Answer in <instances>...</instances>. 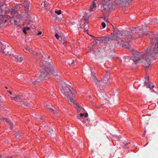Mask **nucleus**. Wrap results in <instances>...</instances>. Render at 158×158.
<instances>
[{
	"instance_id": "obj_1",
	"label": "nucleus",
	"mask_w": 158,
	"mask_h": 158,
	"mask_svg": "<svg viewBox=\"0 0 158 158\" xmlns=\"http://www.w3.org/2000/svg\"><path fill=\"white\" fill-rule=\"evenodd\" d=\"M131 59L135 64L144 62L146 69L151 67V61L158 59V36L151 40L150 43L144 54L132 50Z\"/></svg>"
},
{
	"instance_id": "obj_2",
	"label": "nucleus",
	"mask_w": 158,
	"mask_h": 158,
	"mask_svg": "<svg viewBox=\"0 0 158 158\" xmlns=\"http://www.w3.org/2000/svg\"><path fill=\"white\" fill-rule=\"evenodd\" d=\"M143 29V27L140 28L139 27L133 28L130 32L127 31L123 32H120L118 29L114 30V38L118 40H122V41L124 45H127L131 42L133 39H137L133 37V35L136 33V31H139V29Z\"/></svg>"
},
{
	"instance_id": "obj_3",
	"label": "nucleus",
	"mask_w": 158,
	"mask_h": 158,
	"mask_svg": "<svg viewBox=\"0 0 158 158\" xmlns=\"http://www.w3.org/2000/svg\"><path fill=\"white\" fill-rule=\"evenodd\" d=\"M91 74L94 82L97 85L98 90L99 92L98 94L101 97H104L105 92L103 89L105 86L108 85L111 80L110 74L108 73H106L101 81H98L97 80L96 76L93 74L92 71Z\"/></svg>"
},
{
	"instance_id": "obj_4",
	"label": "nucleus",
	"mask_w": 158,
	"mask_h": 158,
	"mask_svg": "<svg viewBox=\"0 0 158 158\" xmlns=\"http://www.w3.org/2000/svg\"><path fill=\"white\" fill-rule=\"evenodd\" d=\"M61 91L64 95L65 98L68 99L70 104H75L76 101L74 99L75 96L72 87L69 85H66L65 86L62 87Z\"/></svg>"
},
{
	"instance_id": "obj_5",
	"label": "nucleus",
	"mask_w": 158,
	"mask_h": 158,
	"mask_svg": "<svg viewBox=\"0 0 158 158\" xmlns=\"http://www.w3.org/2000/svg\"><path fill=\"white\" fill-rule=\"evenodd\" d=\"M40 73L39 77L36 80V81H31V82L34 85L35 84V82H40L43 81L48 73H49V69L47 65H44L40 68Z\"/></svg>"
},
{
	"instance_id": "obj_6",
	"label": "nucleus",
	"mask_w": 158,
	"mask_h": 158,
	"mask_svg": "<svg viewBox=\"0 0 158 158\" xmlns=\"http://www.w3.org/2000/svg\"><path fill=\"white\" fill-rule=\"evenodd\" d=\"M114 0H103L102 4L103 7V10H106L109 11L113 6V2Z\"/></svg>"
},
{
	"instance_id": "obj_7",
	"label": "nucleus",
	"mask_w": 158,
	"mask_h": 158,
	"mask_svg": "<svg viewBox=\"0 0 158 158\" xmlns=\"http://www.w3.org/2000/svg\"><path fill=\"white\" fill-rule=\"evenodd\" d=\"M86 13L84 14V16H83V18L81 20V23H84V25L83 26V27L84 29L87 30L89 28V25L88 24V20H89V16H86V15H85Z\"/></svg>"
},
{
	"instance_id": "obj_8",
	"label": "nucleus",
	"mask_w": 158,
	"mask_h": 158,
	"mask_svg": "<svg viewBox=\"0 0 158 158\" xmlns=\"http://www.w3.org/2000/svg\"><path fill=\"white\" fill-rule=\"evenodd\" d=\"M15 97L10 96V98L11 100H15L17 102H21L23 100L25 99L26 97L23 94L15 95Z\"/></svg>"
},
{
	"instance_id": "obj_9",
	"label": "nucleus",
	"mask_w": 158,
	"mask_h": 158,
	"mask_svg": "<svg viewBox=\"0 0 158 158\" xmlns=\"http://www.w3.org/2000/svg\"><path fill=\"white\" fill-rule=\"evenodd\" d=\"M48 64L49 66L48 69H49V72L50 71H51V73L53 76H58V74L57 71V70L53 67V65L50 63H49Z\"/></svg>"
},
{
	"instance_id": "obj_10",
	"label": "nucleus",
	"mask_w": 158,
	"mask_h": 158,
	"mask_svg": "<svg viewBox=\"0 0 158 158\" xmlns=\"http://www.w3.org/2000/svg\"><path fill=\"white\" fill-rule=\"evenodd\" d=\"M15 18H16L17 19L19 20L22 19V17L21 16L20 14L17 12H16L14 13L13 19H15Z\"/></svg>"
},
{
	"instance_id": "obj_11",
	"label": "nucleus",
	"mask_w": 158,
	"mask_h": 158,
	"mask_svg": "<svg viewBox=\"0 0 158 158\" xmlns=\"http://www.w3.org/2000/svg\"><path fill=\"white\" fill-rule=\"evenodd\" d=\"M76 108L77 109V113L78 114H79L80 112H83V111L85 110V109H84V108H82L80 106H79L77 105H76Z\"/></svg>"
},
{
	"instance_id": "obj_12",
	"label": "nucleus",
	"mask_w": 158,
	"mask_h": 158,
	"mask_svg": "<svg viewBox=\"0 0 158 158\" xmlns=\"http://www.w3.org/2000/svg\"><path fill=\"white\" fill-rule=\"evenodd\" d=\"M29 1H27L24 3V10L25 11H27L28 10L29 8Z\"/></svg>"
},
{
	"instance_id": "obj_13",
	"label": "nucleus",
	"mask_w": 158,
	"mask_h": 158,
	"mask_svg": "<svg viewBox=\"0 0 158 158\" xmlns=\"http://www.w3.org/2000/svg\"><path fill=\"white\" fill-rule=\"evenodd\" d=\"M14 57L15 58V60L17 61H19L21 62L23 60V57H20L19 58L18 56L17 55H15V56H13L12 58L13 59Z\"/></svg>"
},
{
	"instance_id": "obj_14",
	"label": "nucleus",
	"mask_w": 158,
	"mask_h": 158,
	"mask_svg": "<svg viewBox=\"0 0 158 158\" xmlns=\"http://www.w3.org/2000/svg\"><path fill=\"white\" fill-rule=\"evenodd\" d=\"M95 0H93L92 4L91 5L90 7V12L93 11V9L96 8V4L95 3Z\"/></svg>"
},
{
	"instance_id": "obj_15",
	"label": "nucleus",
	"mask_w": 158,
	"mask_h": 158,
	"mask_svg": "<svg viewBox=\"0 0 158 158\" xmlns=\"http://www.w3.org/2000/svg\"><path fill=\"white\" fill-rule=\"evenodd\" d=\"M10 51L11 49L9 47V46L7 44L6 48H5L4 50V53H3L6 54V55H8L10 53L9 51Z\"/></svg>"
},
{
	"instance_id": "obj_16",
	"label": "nucleus",
	"mask_w": 158,
	"mask_h": 158,
	"mask_svg": "<svg viewBox=\"0 0 158 158\" xmlns=\"http://www.w3.org/2000/svg\"><path fill=\"white\" fill-rule=\"evenodd\" d=\"M20 104L24 108L29 107L30 106L29 103L23 101L21 102Z\"/></svg>"
},
{
	"instance_id": "obj_17",
	"label": "nucleus",
	"mask_w": 158,
	"mask_h": 158,
	"mask_svg": "<svg viewBox=\"0 0 158 158\" xmlns=\"http://www.w3.org/2000/svg\"><path fill=\"white\" fill-rule=\"evenodd\" d=\"M144 84L147 87H148L150 89H152L154 87V85H152L151 87L150 83L149 82L148 80L147 81H145L144 82Z\"/></svg>"
},
{
	"instance_id": "obj_18",
	"label": "nucleus",
	"mask_w": 158,
	"mask_h": 158,
	"mask_svg": "<svg viewBox=\"0 0 158 158\" xmlns=\"http://www.w3.org/2000/svg\"><path fill=\"white\" fill-rule=\"evenodd\" d=\"M25 50L27 51L31 52V54H33V53L34 52V51L33 50H31L30 48L28 46H25L24 47Z\"/></svg>"
},
{
	"instance_id": "obj_19",
	"label": "nucleus",
	"mask_w": 158,
	"mask_h": 158,
	"mask_svg": "<svg viewBox=\"0 0 158 158\" xmlns=\"http://www.w3.org/2000/svg\"><path fill=\"white\" fill-rule=\"evenodd\" d=\"M14 137L15 138H19L21 136V134L19 132L16 133L14 134Z\"/></svg>"
},
{
	"instance_id": "obj_20",
	"label": "nucleus",
	"mask_w": 158,
	"mask_h": 158,
	"mask_svg": "<svg viewBox=\"0 0 158 158\" xmlns=\"http://www.w3.org/2000/svg\"><path fill=\"white\" fill-rule=\"evenodd\" d=\"M7 44H3V47H2V51H0V52H2V53H4V50H5V48H6V45Z\"/></svg>"
},
{
	"instance_id": "obj_21",
	"label": "nucleus",
	"mask_w": 158,
	"mask_h": 158,
	"mask_svg": "<svg viewBox=\"0 0 158 158\" xmlns=\"http://www.w3.org/2000/svg\"><path fill=\"white\" fill-rule=\"evenodd\" d=\"M109 38L108 37H103L102 38L101 40L104 42H106V41L108 40Z\"/></svg>"
},
{
	"instance_id": "obj_22",
	"label": "nucleus",
	"mask_w": 158,
	"mask_h": 158,
	"mask_svg": "<svg viewBox=\"0 0 158 158\" xmlns=\"http://www.w3.org/2000/svg\"><path fill=\"white\" fill-rule=\"evenodd\" d=\"M49 109L55 114H56L59 112V111L58 110H53V109H52L51 108H49Z\"/></svg>"
},
{
	"instance_id": "obj_23",
	"label": "nucleus",
	"mask_w": 158,
	"mask_h": 158,
	"mask_svg": "<svg viewBox=\"0 0 158 158\" xmlns=\"http://www.w3.org/2000/svg\"><path fill=\"white\" fill-rule=\"evenodd\" d=\"M148 33L147 32H145L144 33H142V34H140L138 37V38H140L141 36H146L148 35Z\"/></svg>"
},
{
	"instance_id": "obj_24",
	"label": "nucleus",
	"mask_w": 158,
	"mask_h": 158,
	"mask_svg": "<svg viewBox=\"0 0 158 158\" xmlns=\"http://www.w3.org/2000/svg\"><path fill=\"white\" fill-rule=\"evenodd\" d=\"M106 101H107V102H106V103H109V102H110V105L112 104L113 103V102H112L113 100L112 99L109 98V100H107Z\"/></svg>"
},
{
	"instance_id": "obj_25",
	"label": "nucleus",
	"mask_w": 158,
	"mask_h": 158,
	"mask_svg": "<svg viewBox=\"0 0 158 158\" xmlns=\"http://www.w3.org/2000/svg\"><path fill=\"white\" fill-rule=\"evenodd\" d=\"M48 5V4L45 2H44L41 3L42 6H44V7H47Z\"/></svg>"
},
{
	"instance_id": "obj_26",
	"label": "nucleus",
	"mask_w": 158,
	"mask_h": 158,
	"mask_svg": "<svg viewBox=\"0 0 158 158\" xmlns=\"http://www.w3.org/2000/svg\"><path fill=\"white\" fill-rule=\"evenodd\" d=\"M4 21V19L3 17L0 18V25L3 23Z\"/></svg>"
},
{
	"instance_id": "obj_27",
	"label": "nucleus",
	"mask_w": 158,
	"mask_h": 158,
	"mask_svg": "<svg viewBox=\"0 0 158 158\" xmlns=\"http://www.w3.org/2000/svg\"><path fill=\"white\" fill-rule=\"evenodd\" d=\"M3 120H5L6 122L8 123H10V121L9 120V119H7V118H3L2 119Z\"/></svg>"
},
{
	"instance_id": "obj_28",
	"label": "nucleus",
	"mask_w": 158,
	"mask_h": 158,
	"mask_svg": "<svg viewBox=\"0 0 158 158\" xmlns=\"http://www.w3.org/2000/svg\"><path fill=\"white\" fill-rule=\"evenodd\" d=\"M55 13L57 14V15H59L61 14V10H59L58 11H55Z\"/></svg>"
},
{
	"instance_id": "obj_29",
	"label": "nucleus",
	"mask_w": 158,
	"mask_h": 158,
	"mask_svg": "<svg viewBox=\"0 0 158 158\" xmlns=\"http://www.w3.org/2000/svg\"><path fill=\"white\" fill-rule=\"evenodd\" d=\"M48 131V133L51 134H52L53 132V131L52 129H49Z\"/></svg>"
},
{
	"instance_id": "obj_30",
	"label": "nucleus",
	"mask_w": 158,
	"mask_h": 158,
	"mask_svg": "<svg viewBox=\"0 0 158 158\" xmlns=\"http://www.w3.org/2000/svg\"><path fill=\"white\" fill-rule=\"evenodd\" d=\"M55 36L57 38V39L59 40L60 38V36L57 33H56L55 34Z\"/></svg>"
},
{
	"instance_id": "obj_31",
	"label": "nucleus",
	"mask_w": 158,
	"mask_h": 158,
	"mask_svg": "<svg viewBox=\"0 0 158 158\" xmlns=\"http://www.w3.org/2000/svg\"><path fill=\"white\" fill-rule=\"evenodd\" d=\"M102 27L103 28H105L106 26V24L104 22L102 23Z\"/></svg>"
},
{
	"instance_id": "obj_32",
	"label": "nucleus",
	"mask_w": 158,
	"mask_h": 158,
	"mask_svg": "<svg viewBox=\"0 0 158 158\" xmlns=\"http://www.w3.org/2000/svg\"><path fill=\"white\" fill-rule=\"evenodd\" d=\"M3 47V44H2L1 42H0V51H2V48Z\"/></svg>"
},
{
	"instance_id": "obj_33",
	"label": "nucleus",
	"mask_w": 158,
	"mask_h": 158,
	"mask_svg": "<svg viewBox=\"0 0 158 158\" xmlns=\"http://www.w3.org/2000/svg\"><path fill=\"white\" fill-rule=\"evenodd\" d=\"M77 119L80 120L81 121H82L83 123H84L85 122L82 120V119H81L80 117H79V116H77Z\"/></svg>"
},
{
	"instance_id": "obj_34",
	"label": "nucleus",
	"mask_w": 158,
	"mask_h": 158,
	"mask_svg": "<svg viewBox=\"0 0 158 158\" xmlns=\"http://www.w3.org/2000/svg\"><path fill=\"white\" fill-rule=\"evenodd\" d=\"M94 41L95 42H96L97 43H98V42H99L101 41L100 40H98V39H95L94 40Z\"/></svg>"
},
{
	"instance_id": "obj_35",
	"label": "nucleus",
	"mask_w": 158,
	"mask_h": 158,
	"mask_svg": "<svg viewBox=\"0 0 158 158\" xmlns=\"http://www.w3.org/2000/svg\"><path fill=\"white\" fill-rule=\"evenodd\" d=\"M26 30H26V29L24 27L23 28V32L25 34H27Z\"/></svg>"
},
{
	"instance_id": "obj_36",
	"label": "nucleus",
	"mask_w": 158,
	"mask_h": 158,
	"mask_svg": "<svg viewBox=\"0 0 158 158\" xmlns=\"http://www.w3.org/2000/svg\"><path fill=\"white\" fill-rule=\"evenodd\" d=\"M9 124H10V129H12L13 128V125L11 123H10Z\"/></svg>"
},
{
	"instance_id": "obj_37",
	"label": "nucleus",
	"mask_w": 158,
	"mask_h": 158,
	"mask_svg": "<svg viewBox=\"0 0 158 158\" xmlns=\"http://www.w3.org/2000/svg\"><path fill=\"white\" fill-rule=\"evenodd\" d=\"M14 24H15V25H16L17 24V23H18V22L17 20H15V19L14 20Z\"/></svg>"
},
{
	"instance_id": "obj_38",
	"label": "nucleus",
	"mask_w": 158,
	"mask_h": 158,
	"mask_svg": "<svg viewBox=\"0 0 158 158\" xmlns=\"http://www.w3.org/2000/svg\"><path fill=\"white\" fill-rule=\"evenodd\" d=\"M50 105H47L46 106V107L48 109H49V110H50V109H49V108H50Z\"/></svg>"
},
{
	"instance_id": "obj_39",
	"label": "nucleus",
	"mask_w": 158,
	"mask_h": 158,
	"mask_svg": "<svg viewBox=\"0 0 158 158\" xmlns=\"http://www.w3.org/2000/svg\"><path fill=\"white\" fill-rule=\"evenodd\" d=\"M85 117L86 118L88 116V114L87 113H86L85 114V115H84Z\"/></svg>"
},
{
	"instance_id": "obj_40",
	"label": "nucleus",
	"mask_w": 158,
	"mask_h": 158,
	"mask_svg": "<svg viewBox=\"0 0 158 158\" xmlns=\"http://www.w3.org/2000/svg\"><path fill=\"white\" fill-rule=\"evenodd\" d=\"M80 117H83L84 116V114H83L81 113L80 114Z\"/></svg>"
},
{
	"instance_id": "obj_41",
	"label": "nucleus",
	"mask_w": 158,
	"mask_h": 158,
	"mask_svg": "<svg viewBox=\"0 0 158 158\" xmlns=\"http://www.w3.org/2000/svg\"><path fill=\"white\" fill-rule=\"evenodd\" d=\"M24 28L26 29V30H29L30 29V27H24Z\"/></svg>"
},
{
	"instance_id": "obj_42",
	"label": "nucleus",
	"mask_w": 158,
	"mask_h": 158,
	"mask_svg": "<svg viewBox=\"0 0 158 158\" xmlns=\"http://www.w3.org/2000/svg\"><path fill=\"white\" fill-rule=\"evenodd\" d=\"M42 32H41V31H40V32H39L38 33L37 35H41V34H42Z\"/></svg>"
},
{
	"instance_id": "obj_43",
	"label": "nucleus",
	"mask_w": 158,
	"mask_h": 158,
	"mask_svg": "<svg viewBox=\"0 0 158 158\" xmlns=\"http://www.w3.org/2000/svg\"><path fill=\"white\" fill-rule=\"evenodd\" d=\"M121 4V3H117V5L118 6H119L120 5V4Z\"/></svg>"
},
{
	"instance_id": "obj_44",
	"label": "nucleus",
	"mask_w": 158,
	"mask_h": 158,
	"mask_svg": "<svg viewBox=\"0 0 158 158\" xmlns=\"http://www.w3.org/2000/svg\"><path fill=\"white\" fill-rule=\"evenodd\" d=\"M7 92H9L10 94H12V93L11 92H10V91H7Z\"/></svg>"
},
{
	"instance_id": "obj_45",
	"label": "nucleus",
	"mask_w": 158,
	"mask_h": 158,
	"mask_svg": "<svg viewBox=\"0 0 158 158\" xmlns=\"http://www.w3.org/2000/svg\"><path fill=\"white\" fill-rule=\"evenodd\" d=\"M104 19H105V20H106V22H108V21H107V19H106V17H104Z\"/></svg>"
},
{
	"instance_id": "obj_46",
	"label": "nucleus",
	"mask_w": 158,
	"mask_h": 158,
	"mask_svg": "<svg viewBox=\"0 0 158 158\" xmlns=\"http://www.w3.org/2000/svg\"><path fill=\"white\" fill-rule=\"evenodd\" d=\"M74 63V61H73L71 64V65H73Z\"/></svg>"
},
{
	"instance_id": "obj_47",
	"label": "nucleus",
	"mask_w": 158,
	"mask_h": 158,
	"mask_svg": "<svg viewBox=\"0 0 158 158\" xmlns=\"http://www.w3.org/2000/svg\"><path fill=\"white\" fill-rule=\"evenodd\" d=\"M130 143H126L125 144V146H127V145H128V144H129Z\"/></svg>"
},
{
	"instance_id": "obj_48",
	"label": "nucleus",
	"mask_w": 158,
	"mask_h": 158,
	"mask_svg": "<svg viewBox=\"0 0 158 158\" xmlns=\"http://www.w3.org/2000/svg\"><path fill=\"white\" fill-rule=\"evenodd\" d=\"M81 23L80 24V27L81 28H82V26H81Z\"/></svg>"
},
{
	"instance_id": "obj_49",
	"label": "nucleus",
	"mask_w": 158,
	"mask_h": 158,
	"mask_svg": "<svg viewBox=\"0 0 158 158\" xmlns=\"http://www.w3.org/2000/svg\"><path fill=\"white\" fill-rule=\"evenodd\" d=\"M144 78H145L146 80H147V79H148V77H144Z\"/></svg>"
},
{
	"instance_id": "obj_50",
	"label": "nucleus",
	"mask_w": 158,
	"mask_h": 158,
	"mask_svg": "<svg viewBox=\"0 0 158 158\" xmlns=\"http://www.w3.org/2000/svg\"><path fill=\"white\" fill-rule=\"evenodd\" d=\"M2 156V155H0V157H1Z\"/></svg>"
},
{
	"instance_id": "obj_51",
	"label": "nucleus",
	"mask_w": 158,
	"mask_h": 158,
	"mask_svg": "<svg viewBox=\"0 0 158 158\" xmlns=\"http://www.w3.org/2000/svg\"><path fill=\"white\" fill-rule=\"evenodd\" d=\"M11 54H10V55H9V56L10 57V56H11Z\"/></svg>"
},
{
	"instance_id": "obj_52",
	"label": "nucleus",
	"mask_w": 158,
	"mask_h": 158,
	"mask_svg": "<svg viewBox=\"0 0 158 158\" xmlns=\"http://www.w3.org/2000/svg\"><path fill=\"white\" fill-rule=\"evenodd\" d=\"M6 158H10V157H8Z\"/></svg>"
},
{
	"instance_id": "obj_53",
	"label": "nucleus",
	"mask_w": 158,
	"mask_h": 158,
	"mask_svg": "<svg viewBox=\"0 0 158 158\" xmlns=\"http://www.w3.org/2000/svg\"><path fill=\"white\" fill-rule=\"evenodd\" d=\"M6 22V20H5V22Z\"/></svg>"
},
{
	"instance_id": "obj_54",
	"label": "nucleus",
	"mask_w": 158,
	"mask_h": 158,
	"mask_svg": "<svg viewBox=\"0 0 158 158\" xmlns=\"http://www.w3.org/2000/svg\"><path fill=\"white\" fill-rule=\"evenodd\" d=\"M50 56H48V57L49 58H50Z\"/></svg>"
},
{
	"instance_id": "obj_55",
	"label": "nucleus",
	"mask_w": 158,
	"mask_h": 158,
	"mask_svg": "<svg viewBox=\"0 0 158 158\" xmlns=\"http://www.w3.org/2000/svg\"><path fill=\"white\" fill-rule=\"evenodd\" d=\"M5 88H6V89H7V88L6 87H5Z\"/></svg>"
},
{
	"instance_id": "obj_56",
	"label": "nucleus",
	"mask_w": 158,
	"mask_h": 158,
	"mask_svg": "<svg viewBox=\"0 0 158 158\" xmlns=\"http://www.w3.org/2000/svg\"><path fill=\"white\" fill-rule=\"evenodd\" d=\"M44 60V61H46V60L45 59V60Z\"/></svg>"
},
{
	"instance_id": "obj_57",
	"label": "nucleus",
	"mask_w": 158,
	"mask_h": 158,
	"mask_svg": "<svg viewBox=\"0 0 158 158\" xmlns=\"http://www.w3.org/2000/svg\"><path fill=\"white\" fill-rule=\"evenodd\" d=\"M113 28H114V26H113Z\"/></svg>"
},
{
	"instance_id": "obj_58",
	"label": "nucleus",
	"mask_w": 158,
	"mask_h": 158,
	"mask_svg": "<svg viewBox=\"0 0 158 158\" xmlns=\"http://www.w3.org/2000/svg\"><path fill=\"white\" fill-rule=\"evenodd\" d=\"M90 36H92V35H90Z\"/></svg>"
},
{
	"instance_id": "obj_59",
	"label": "nucleus",
	"mask_w": 158,
	"mask_h": 158,
	"mask_svg": "<svg viewBox=\"0 0 158 158\" xmlns=\"http://www.w3.org/2000/svg\"><path fill=\"white\" fill-rule=\"evenodd\" d=\"M40 54L41 55V53H40Z\"/></svg>"
}]
</instances>
